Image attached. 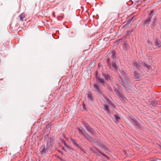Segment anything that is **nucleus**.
<instances>
[{
	"mask_svg": "<svg viewBox=\"0 0 161 161\" xmlns=\"http://www.w3.org/2000/svg\"><path fill=\"white\" fill-rule=\"evenodd\" d=\"M53 141L52 139H50L49 141L47 142V147L46 148L44 146L41 147L40 150L42 154H43L46 153L50 152L53 147Z\"/></svg>",
	"mask_w": 161,
	"mask_h": 161,
	"instance_id": "nucleus-1",
	"label": "nucleus"
},
{
	"mask_svg": "<svg viewBox=\"0 0 161 161\" xmlns=\"http://www.w3.org/2000/svg\"><path fill=\"white\" fill-rule=\"evenodd\" d=\"M83 124L85 127L88 131H89L92 134L95 135V132L94 130L91 128L90 126H89L87 123L86 122H84Z\"/></svg>",
	"mask_w": 161,
	"mask_h": 161,
	"instance_id": "nucleus-2",
	"label": "nucleus"
},
{
	"mask_svg": "<svg viewBox=\"0 0 161 161\" xmlns=\"http://www.w3.org/2000/svg\"><path fill=\"white\" fill-rule=\"evenodd\" d=\"M154 44L158 47H161V41L158 38L155 39Z\"/></svg>",
	"mask_w": 161,
	"mask_h": 161,
	"instance_id": "nucleus-3",
	"label": "nucleus"
},
{
	"mask_svg": "<svg viewBox=\"0 0 161 161\" xmlns=\"http://www.w3.org/2000/svg\"><path fill=\"white\" fill-rule=\"evenodd\" d=\"M152 16H149V17L144 22V24L148 26L150 24Z\"/></svg>",
	"mask_w": 161,
	"mask_h": 161,
	"instance_id": "nucleus-4",
	"label": "nucleus"
},
{
	"mask_svg": "<svg viewBox=\"0 0 161 161\" xmlns=\"http://www.w3.org/2000/svg\"><path fill=\"white\" fill-rule=\"evenodd\" d=\"M103 75L105 79H106L107 80H111V77H110L108 75L105 74L104 73L103 74Z\"/></svg>",
	"mask_w": 161,
	"mask_h": 161,
	"instance_id": "nucleus-5",
	"label": "nucleus"
},
{
	"mask_svg": "<svg viewBox=\"0 0 161 161\" xmlns=\"http://www.w3.org/2000/svg\"><path fill=\"white\" fill-rule=\"evenodd\" d=\"M119 97L122 101H125L126 98L122 94H119Z\"/></svg>",
	"mask_w": 161,
	"mask_h": 161,
	"instance_id": "nucleus-6",
	"label": "nucleus"
},
{
	"mask_svg": "<svg viewBox=\"0 0 161 161\" xmlns=\"http://www.w3.org/2000/svg\"><path fill=\"white\" fill-rule=\"evenodd\" d=\"M133 64L134 66L137 69H139L140 66L139 63L137 62H135L133 63Z\"/></svg>",
	"mask_w": 161,
	"mask_h": 161,
	"instance_id": "nucleus-7",
	"label": "nucleus"
},
{
	"mask_svg": "<svg viewBox=\"0 0 161 161\" xmlns=\"http://www.w3.org/2000/svg\"><path fill=\"white\" fill-rule=\"evenodd\" d=\"M25 17V15L24 13L21 14L19 16V17L20 18V19L21 21H23L24 20V19Z\"/></svg>",
	"mask_w": 161,
	"mask_h": 161,
	"instance_id": "nucleus-8",
	"label": "nucleus"
},
{
	"mask_svg": "<svg viewBox=\"0 0 161 161\" xmlns=\"http://www.w3.org/2000/svg\"><path fill=\"white\" fill-rule=\"evenodd\" d=\"M94 88L96 89V91L99 92H100V89L99 87V86L96 84H95L94 85Z\"/></svg>",
	"mask_w": 161,
	"mask_h": 161,
	"instance_id": "nucleus-9",
	"label": "nucleus"
},
{
	"mask_svg": "<svg viewBox=\"0 0 161 161\" xmlns=\"http://www.w3.org/2000/svg\"><path fill=\"white\" fill-rule=\"evenodd\" d=\"M98 81L100 83H102L103 85L104 84V80L103 78L98 77Z\"/></svg>",
	"mask_w": 161,
	"mask_h": 161,
	"instance_id": "nucleus-10",
	"label": "nucleus"
},
{
	"mask_svg": "<svg viewBox=\"0 0 161 161\" xmlns=\"http://www.w3.org/2000/svg\"><path fill=\"white\" fill-rule=\"evenodd\" d=\"M104 109L107 111L108 113H109V106L107 105H104Z\"/></svg>",
	"mask_w": 161,
	"mask_h": 161,
	"instance_id": "nucleus-11",
	"label": "nucleus"
},
{
	"mask_svg": "<svg viewBox=\"0 0 161 161\" xmlns=\"http://www.w3.org/2000/svg\"><path fill=\"white\" fill-rule=\"evenodd\" d=\"M88 99L90 100H92V94L91 93H89L87 95Z\"/></svg>",
	"mask_w": 161,
	"mask_h": 161,
	"instance_id": "nucleus-12",
	"label": "nucleus"
},
{
	"mask_svg": "<svg viewBox=\"0 0 161 161\" xmlns=\"http://www.w3.org/2000/svg\"><path fill=\"white\" fill-rule=\"evenodd\" d=\"M84 136L88 140L91 141V140L92 139V138L89 135H84Z\"/></svg>",
	"mask_w": 161,
	"mask_h": 161,
	"instance_id": "nucleus-13",
	"label": "nucleus"
},
{
	"mask_svg": "<svg viewBox=\"0 0 161 161\" xmlns=\"http://www.w3.org/2000/svg\"><path fill=\"white\" fill-rule=\"evenodd\" d=\"M114 117L116 119L115 122H117L118 121V120L120 119V118L118 115H115Z\"/></svg>",
	"mask_w": 161,
	"mask_h": 161,
	"instance_id": "nucleus-14",
	"label": "nucleus"
},
{
	"mask_svg": "<svg viewBox=\"0 0 161 161\" xmlns=\"http://www.w3.org/2000/svg\"><path fill=\"white\" fill-rule=\"evenodd\" d=\"M144 66L147 67L149 70H150L151 69L150 66L147 64H144Z\"/></svg>",
	"mask_w": 161,
	"mask_h": 161,
	"instance_id": "nucleus-15",
	"label": "nucleus"
},
{
	"mask_svg": "<svg viewBox=\"0 0 161 161\" xmlns=\"http://www.w3.org/2000/svg\"><path fill=\"white\" fill-rule=\"evenodd\" d=\"M112 65L113 67L115 69H116L117 68V65H116V64L114 62H113L112 63Z\"/></svg>",
	"mask_w": 161,
	"mask_h": 161,
	"instance_id": "nucleus-16",
	"label": "nucleus"
},
{
	"mask_svg": "<svg viewBox=\"0 0 161 161\" xmlns=\"http://www.w3.org/2000/svg\"><path fill=\"white\" fill-rule=\"evenodd\" d=\"M71 141H72V142L73 143L74 145H76L77 146H78V145L77 144V143H76V141H75V140L74 139H72Z\"/></svg>",
	"mask_w": 161,
	"mask_h": 161,
	"instance_id": "nucleus-17",
	"label": "nucleus"
},
{
	"mask_svg": "<svg viewBox=\"0 0 161 161\" xmlns=\"http://www.w3.org/2000/svg\"><path fill=\"white\" fill-rule=\"evenodd\" d=\"M134 73L135 76L136 78L139 77V76L137 74L136 71H135Z\"/></svg>",
	"mask_w": 161,
	"mask_h": 161,
	"instance_id": "nucleus-18",
	"label": "nucleus"
},
{
	"mask_svg": "<svg viewBox=\"0 0 161 161\" xmlns=\"http://www.w3.org/2000/svg\"><path fill=\"white\" fill-rule=\"evenodd\" d=\"M116 57V55L114 52H112V57L113 58H115Z\"/></svg>",
	"mask_w": 161,
	"mask_h": 161,
	"instance_id": "nucleus-19",
	"label": "nucleus"
},
{
	"mask_svg": "<svg viewBox=\"0 0 161 161\" xmlns=\"http://www.w3.org/2000/svg\"><path fill=\"white\" fill-rule=\"evenodd\" d=\"M154 11L153 10H151L150 12V15L149 16H152V15H151V14L154 12Z\"/></svg>",
	"mask_w": 161,
	"mask_h": 161,
	"instance_id": "nucleus-20",
	"label": "nucleus"
},
{
	"mask_svg": "<svg viewBox=\"0 0 161 161\" xmlns=\"http://www.w3.org/2000/svg\"><path fill=\"white\" fill-rule=\"evenodd\" d=\"M133 123H134V124H135L136 125L137 124V122L135 121H133Z\"/></svg>",
	"mask_w": 161,
	"mask_h": 161,
	"instance_id": "nucleus-21",
	"label": "nucleus"
},
{
	"mask_svg": "<svg viewBox=\"0 0 161 161\" xmlns=\"http://www.w3.org/2000/svg\"><path fill=\"white\" fill-rule=\"evenodd\" d=\"M96 72V74H97V71Z\"/></svg>",
	"mask_w": 161,
	"mask_h": 161,
	"instance_id": "nucleus-22",
	"label": "nucleus"
},
{
	"mask_svg": "<svg viewBox=\"0 0 161 161\" xmlns=\"http://www.w3.org/2000/svg\"><path fill=\"white\" fill-rule=\"evenodd\" d=\"M80 133H81V134L82 133V132H81Z\"/></svg>",
	"mask_w": 161,
	"mask_h": 161,
	"instance_id": "nucleus-23",
	"label": "nucleus"
}]
</instances>
